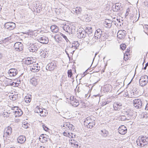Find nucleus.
Returning <instances> with one entry per match:
<instances>
[{
	"label": "nucleus",
	"mask_w": 148,
	"mask_h": 148,
	"mask_svg": "<svg viewBox=\"0 0 148 148\" xmlns=\"http://www.w3.org/2000/svg\"><path fill=\"white\" fill-rule=\"evenodd\" d=\"M137 145L140 147H144L148 144V137L142 136H139L136 141Z\"/></svg>",
	"instance_id": "nucleus-1"
},
{
	"label": "nucleus",
	"mask_w": 148,
	"mask_h": 148,
	"mask_svg": "<svg viewBox=\"0 0 148 148\" xmlns=\"http://www.w3.org/2000/svg\"><path fill=\"white\" fill-rule=\"evenodd\" d=\"M15 114H16L15 116L16 117L17 116H21L23 113V112L21 109L17 110V111L14 112Z\"/></svg>",
	"instance_id": "nucleus-29"
},
{
	"label": "nucleus",
	"mask_w": 148,
	"mask_h": 148,
	"mask_svg": "<svg viewBox=\"0 0 148 148\" xmlns=\"http://www.w3.org/2000/svg\"><path fill=\"white\" fill-rule=\"evenodd\" d=\"M72 49V48L71 47H67L65 50V52L66 53L67 55L68 56L69 58H70V57L69 56V54L68 53V51L73 54L75 51V50H74L72 51L73 52H71L70 50H71Z\"/></svg>",
	"instance_id": "nucleus-27"
},
{
	"label": "nucleus",
	"mask_w": 148,
	"mask_h": 148,
	"mask_svg": "<svg viewBox=\"0 0 148 148\" xmlns=\"http://www.w3.org/2000/svg\"><path fill=\"white\" fill-rule=\"evenodd\" d=\"M72 11L74 13H75L77 15H79L81 13L82 10L81 8L76 7L73 8Z\"/></svg>",
	"instance_id": "nucleus-22"
},
{
	"label": "nucleus",
	"mask_w": 148,
	"mask_h": 148,
	"mask_svg": "<svg viewBox=\"0 0 148 148\" xmlns=\"http://www.w3.org/2000/svg\"><path fill=\"white\" fill-rule=\"evenodd\" d=\"M133 101V106L135 109H140L142 107L143 103L141 99H136Z\"/></svg>",
	"instance_id": "nucleus-2"
},
{
	"label": "nucleus",
	"mask_w": 148,
	"mask_h": 148,
	"mask_svg": "<svg viewBox=\"0 0 148 148\" xmlns=\"http://www.w3.org/2000/svg\"><path fill=\"white\" fill-rule=\"evenodd\" d=\"M130 50L129 49H127L126 51V53L125 54H126L127 53H127V54H128V55H129V52H130Z\"/></svg>",
	"instance_id": "nucleus-58"
},
{
	"label": "nucleus",
	"mask_w": 148,
	"mask_h": 148,
	"mask_svg": "<svg viewBox=\"0 0 148 148\" xmlns=\"http://www.w3.org/2000/svg\"><path fill=\"white\" fill-rule=\"evenodd\" d=\"M128 56V54L127 53L124 54V59L125 61L127 60V58H125V56Z\"/></svg>",
	"instance_id": "nucleus-57"
},
{
	"label": "nucleus",
	"mask_w": 148,
	"mask_h": 148,
	"mask_svg": "<svg viewBox=\"0 0 148 148\" xmlns=\"http://www.w3.org/2000/svg\"><path fill=\"white\" fill-rule=\"evenodd\" d=\"M127 116L126 115H121L119 117V119L122 121H125L127 120Z\"/></svg>",
	"instance_id": "nucleus-39"
},
{
	"label": "nucleus",
	"mask_w": 148,
	"mask_h": 148,
	"mask_svg": "<svg viewBox=\"0 0 148 148\" xmlns=\"http://www.w3.org/2000/svg\"><path fill=\"white\" fill-rule=\"evenodd\" d=\"M145 109L146 110H148V103L146 105Z\"/></svg>",
	"instance_id": "nucleus-60"
},
{
	"label": "nucleus",
	"mask_w": 148,
	"mask_h": 148,
	"mask_svg": "<svg viewBox=\"0 0 148 148\" xmlns=\"http://www.w3.org/2000/svg\"><path fill=\"white\" fill-rule=\"evenodd\" d=\"M10 114V113H9L8 111L5 110H4V111L3 112V116L4 117H9V114Z\"/></svg>",
	"instance_id": "nucleus-38"
},
{
	"label": "nucleus",
	"mask_w": 148,
	"mask_h": 148,
	"mask_svg": "<svg viewBox=\"0 0 148 148\" xmlns=\"http://www.w3.org/2000/svg\"><path fill=\"white\" fill-rule=\"evenodd\" d=\"M10 76H14L17 75L18 72L17 70L15 69H10L8 72Z\"/></svg>",
	"instance_id": "nucleus-17"
},
{
	"label": "nucleus",
	"mask_w": 148,
	"mask_h": 148,
	"mask_svg": "<svg viewBox=\"0 0 148 148\" xmlns=\"http://www.w3.org/2000/svg\"><path fill=\"white\" fill-rule=\"evenodd\" d=\"M148 82V76L144 75L141 76L139 80L140 85L142 87L146 85Z\"/></svg>",
	"instance_id": "nucleus-4"
},
{
	"label": "nucleus",
	"mask_w": 148,
	"mask_h": 148,
	"mask_svg": "<svg viewBox=\"0 0 148 148\" xmlns=\"http://www.w3.org/2000/svg\"><path fill=\"white\" fill-rule=\"evenodd\" d=\"M3 56L1 53H0V59Z\"/></svg>",
	"instance_id": "nucleus-61"
},
{
	"label": "nucleus",
	"mask_w": 148,
	"mask_h": 148,
	"mask_svg": "<svg viewBox=\"0 0 148 148\" xmlns=\"http://www.w3.org/2000/svg\"><path fill=\"white\" fill-rule=\"evenodd\" d=\"M125 115L127 116V120L131 119L133 118V114L132 112L130 111L129 112L128 111V112H126Z\"/></svg>",
	"instance_id": "nucleus-24"
},
{
	"label": "nucleus",
	"mask_w": 148,
	"mask_h": 148,
	"mask_svg": "<svg viewBox=\"0 0 148 148\" xmlns=\"http://www.w3.org/2000/svg\"><path fill=\"white\" fill-rule=\"evenodd\" d=\"M60 34H56L54 37V38L56 41L58 42H59L58 41H61L62 39V38L61 36H60Z\"/></svg>",
	"instance_id": "nucleus-32"
},
{
	"label": "nucleus",
	"mask_w": 148,
	"mask_h": 148,
	"mask_svg": "<svg viewBox=\"0 0 148 148\" xmlns=\"http://www.w3.org/2000/svg\"><path fill=\"white\" fill-rule=\"evenodd\" d=\"M117 21L118 22V23H117L120 26H121V25H123V23H121V22L120 19H117Z\"/></svg>",
	"instance_id": "nucleus-53"
},
{
	"label": "nucleus",
	"mask_w": 148,
	"mask_h": 148,
	"mask_svg": "<svg viewBox=\"0 0 148 148\" xmlns=\"http://www.w3.org/2000/svg\"><path fill=\"white\" fill-rule=\"evenodd\" d=\"M41 137H42V139L44 140V142L47 141L48 140V136L46 134H42V136H41Z\"/></svg>",
	"instance_id": "nucleus-37"
},
{
	"label": "nucleus",
	"mask_w": 148,
	"mask_h": 148,
	"mask_svg": "<svg viewBox=\"0 0 148 148\" xmlns=\"http://www.w3.org/2000/svg\"><path fill=\"white\" fill-rule=\"evenodd\" d=\"M68 77L71 78L73 75V73L72 72V70L71 69L68 70L67 72Z\"/></svg>",
	"instance_id": "nucleus-41"
},
{
	"label": "nucleus",
	"mask_w": 148,
	"mask_h": 148,
	"mask_svg": "<svg viewBox=\"0 0 148 148\" xmlns=\"http://www.w3.org/2000/svg\"><path fill=\"white\" fill-rule=\"evenodd\" d=\"M38 40L41 43L47 44L49 41L48 38L45 36H39Z\"/></svg>",
	"instance_id": "nucleus-12"
},
{
	"label": "nucleus",
	"mask_w": 148,
	"mask_h": 148,
	"mask_svg": "<svg viewBox=\"0 0 148 148\" xmlns=\"http://www.w3.org/2000/svg\"><path fill=\"white\" fill-rule=\"evenodd\" d=\"M62 127V129L67 131H68L70 130H73L74 129V127L69 122H66L64 123Z\"/></svg>",
	"instance_id": "nucleus-7"
},
{
	"label": "nucleus",
	"mask_w": 148,
	"mask_h": 148,
	"mask_svg": "<svg viewBox=\"0 0 148 148\" xmlns=\"http://www.w3.org/2000/svg\"><path fill=\"white\" fill-rule=\"evenodd\" d=\"M109 102L108 101H103L102 102V104L103 106H104L106 105L107 104H108L109 103Z\"/></svg>",
	"instance_id": "nucleus-52"
},
{
	"label": "nucleus",
	"mask_w": 148,
	"mask_h": 148,
	"mask_svg": "<svg viewBox=\"0 0 148 148\" xmlns=\"http://www.w3.org/2000/svg\"><path fill=\"white\" fill-rule=\"evenodd\" d=\"M122 8L121 6H112V9L114 11L117 12L119 10L121 9V8Z\"/></svg>",
	"instance_id": "nucleus-33"
},
{
	"label": "nucleus",
	"mask_w": 148,
	"mask_h": 148,
	"mask_svg": "<svg viewBox=\"0 0 148 148\" xmlns=\"http://www.w3.org/2000/svg\"><path fill=\"white\" fill-rule=\"evenodd\" d=\"M63 29L69 34H72L75 30V28L71 25H65L63 27Z\"/></svg>",
	"instance_id": "nucleus-5"
},
{
	"label": "nucleus",
	"mask_w": 148,
	"mask_h": 148,
	"mask_svg": "<svg viewBox=\"0 0 148 148\" xmlns=\"http://www.w3.org/2000/svg\"><path fill=\"white\" fill-rule=\"evenodd\" d=\"M128 93L127 92H126V93H125V95H126V96H127L128 95Z\"/></svg>",
	"instance_id": "nucleus-63"
},
{
	"label": "nucleus",
	"mask_w": 148,
	"mask_h": 148,
	"mask_svg": "<svg viewBox=\"0 0 148 148\" xmlns=\"http://www.w3.org/2000/svg\"><path fill=\"white\" fill-rule=\"evenodd\" d=\"M24 100L25 102L27 103H29L31 101V98H30V97L26 98H25Z\"/></svg>",
	"instance_id": "nucleus-44"
},
{
	"label": "nucleus",
	"mask_w": 148,
	"mask_h": 148,
	"mask_svg": "<svg viewBox=\"0 0 148 148\" xmlns=\"http://www.w3.org/2000/svg\"><path fill=\"white\" fill-rule=\"evenodd\" d=\"M87 34L85 31L83 29H79L77 31V36L80 39L85 38Z\"/></svg>",
	"instance_id": "nucleus-8"
},
{
	"label": "nucleus",
	"mask_w": 148,
	"mask_h": 148,
	"mask_svg": "<svg viewBox=\"0 0 148 148\" xmlns=\"http://www.w3.org/2000/svg\"><path fill=\"white\" fill-rule=\"evenodd\" d=\"M59 34L60 36H62L66 40L67 42H68V41H69L66 36L65 35L61 33H60Z\"/></svg>",
	"instance_id": "nucleus-43"
},
{
	"label": "nucleus",
	"mask_w": 148,
	"mask_h": 148,
	"mask_svg": "<svg viewBox=\"0 0 148 148\" xmlns=\"http://www.w3.org/2000/svg\"><path fill=\"white\" fill-rule=\"evenodd\" d=\"M28 49L31 52H34L37 51L39 48L38 46L36 44H30Z\"/></svg>",
	"instance_id": "nucleus-13"
},
{
	"label": "nucleus",
	"mask_w": 148,
	"mask_h": 148,
	"mask_svg": "<svg viewBox=\"0 0 148 148\" xmlns=\"http://www.w3.org/2000/svg\"><path fill=\"white\" fill-rule=\"evenodd\" d=\"M5 131L6 134L9 135L11 134L12 132L11 128L10 127H8L6 129H5Z\"/></svg>",
	"instance_id": "nucleus-30"
},
{
	"label": "nucleus",
	"mask_w": 148,
	"mask_h": 148,
	"mask_svg": "<svg viewBox=\"0 0 148 148\" xmlns=\"http://www.w3.org/2000/svg\"><path fill=\"white\" fill-rule=\"evenodd\" d=\"M110 87H111V85H106V86H105V89H106V91L107 92H109V91H110V89H108V88H109ZM110 91H111V90H110Z\"/></svg>",
	"instance_id": "nucleus-48"
},
{
	"label": "nucleus",
	"mask_w": 148,
	"mask_h": 148,
	"mask_svg": "<svg viewBox=\"0 0 148 148\" xmlns=\"http://www.w3.org/2000/svg\"><path fill=\"white\" fill-rule=\"evenodd\" d=\"M44 111L42 109L39 108L38 106H37L36 108L35 109L34 112L35 113L41 114L40 116H45L47 114L48 112L45 109H44Z\"/></svg>",
	"instance_id": "nucleus-6"
},
{
	"label": "nucleus",
	"mask_w": 148,
	"mask_h": 148,
	"mask_svg": "<svg viewBox=\"0 0 148 148\" xmlns=\"http://www.w3.org/2000/svg\"><path fill=\"white\" fill-rule=\"evenodd\" d=\"M85 31L86 33L87 32H88V34H90L91 33H92V28L91 27H87L86 28Z\"/></svg>",
	"instance_id": "nucleus-34"
},
{
	"label": "nucleus",
	"mask_w": 148,
	"mask_h": 148,
	"mask_svg": "<svg viewBox=\"0 0 148 148\" xmlns=\"http://www.w3.org/2000/svg\"><path fill=\"white\" fill-rule=\"evenodd\" d=\"M37 65H34L33 66L30 68V70L33 72H38L40 69V66H38Z\"/></svg>",
	"instance_id": "nucleus-21"
},
{
	"label": "nucleus",
	"mask_w": 148,
	"mask_h": 148,
	"mask_svg": "<svg viewBox=\"0 0 148 148\" xmlns=\"http://www.w3.org/2000/svg\"><path fill=\"white\" fill-rule=\"evenodd\" d=\"M94 123V122L91 123H90L89 124L85 125L88 128L91 129L95 125Z\"/></svg>",
	"instance_id": "nucleus-36"
},
{
	"label": "nucleus",
	"mask_w": 148,
	"mask_h": 148,
	"mask_svg": "<svg viewBox=\"0 0 148 148\" xmlns=\"http://www.w3.org/2000/svg\"><path fill=\"white\" fill-rule=\"evenodd\" d=\"M129 12H126L125 14V16H127L128 15Z\"/></svg>",
	"instance_id": "nucleus-62"
},
{
	"label": "nucleus",
	"mask_w": 148,
	"mask_h": 148,
	"mask_svg": "<svg viewBox=\"0 0 148 148\" xmlns=\"http://www.w3.org/2000/svg\"><path fill=\"white\" fill-rule=\"evenodd\" d=\"M29 82L32 85L36 86L38 84V81L37 79L35 77H33L31 79Z\"/></svg>",
	"instance_id": "nucleus-25"
},
{
	"label": "nucleus",
	"mask_w": 148,
	"mask_h": 148,
	"mask_svg": "<svg viewBox=\"0 0 148 148\" xmlns=\"http://www.w3.org/2000/svg\"><path fill=\"white\" fill-rule=\"evenodd\" d=\"M5 27L10 30L14 29L16 27L15 24L13 22L6 23L4 25Z\"/></svg>",
	"instance_id": "nucleus-10"
},
{
	"label": "nucleus",
	"mask_w": 148,
	"mask_h": 148,
	"mask_svg": "<svg viewBox=\"0 0 148 148\" xmlns=\"http://www.w3.org/2000/svg\"><path fill=\"white\" fill-rule=\"evenodd\" d=\"M112 21L111 20L108 19H106L103 23L104 26L107 28H110L112 26Z\"/></svg>",
	"instance_id": "nucleus-16"
},
{
	"label": "nucleus",
	"mask_w": 148,
	"mask_h": 148,
	"mask_svg": "<svg viewBox=\"0 0 148 148\" xmlns=\"http://www.w3.org/2000/svg\"><path fill=\"white\" fill-rule=\"evenodd\" d=\"M39 148H45L43 146H41Z\"/></svg>",
	"instance_id": "nucleus-64"
},
{
	"label": "nucleus",
	"mask_w": 148,
	"mask_h": 148,
	"mask_svg": "<svg viewBox=\"0 0 148 148\" xmlns=\"http://www.w3.org/2000/svg\"><path fill=\"white\" fill-rule=\"evenodd\" d=\"M73 99L71 100V98H70V103L74 107H77L79 105V103L78 100L75 99H74L73 97Z\"/></svg>",
	"instance_id": "nucleus-19"
},
{
	"label": "nucleus",
	"mask_w": 148,
	"mask_h": 148,
	"mask_svg": "<svg viewBox=\"0 0 148 148\" xmlns=\"http://www.w3.org/2000/svg\"><path fill=\"white\" fill-rule=\"evenodd\" d=\"M113 5L116 6H121V4L119 3H116V4H115L114 5Z\"/></svg>",
	"instance_id": "nucleus-56"
},
{
	"label": "nucleus",
	"mask_w": 148,
	"mask_h": 148,
	"mask_svg": "<svg viewBox=\"0 0 148 148\" xmlns=\"http://www.w3.org/2000/svg\"><path fill=\"white\" fill-rule=\"evenodd\" d=\"M10 99H11V100H12L13 101H15L16 100V97H14V96H12V97L10 96Z\"/></svg>",
	"instance_id": "nucleus-55"
},
{
	"label": "nucleus",
	"mask_w": 148,
	"mask_h": 148,
	"mask_svg": "<svg viewBox=\"0 0 148 148\" xmlns=\"http://www.w3.org/2000/svg\"><path fill=\"white\" fill-rule=\"evenodd\" d=\"M42 127L44 130H45L46 131H48V130H49V128L45 126L44 125H42Z\"/></svg>",
	"instance_id": "nucleus-49"
},
{
	"label": "nucleus",
	"mask_w": 148,
	"mask_h": 148,
	"mask_svg": "<svg viewBox=\"0 0 148 148\" xmlns=\"http://www.w3.org/2000/svg\"><path fill=\"white\" fill-rule=\"evenodd\" d=\"M11 39V38L10 37H9L4 38L2 41L3 43L6 44L7 42H9Z\"/></svg>",
	"instance_id": "nucleus-35"
},
{
	"label": "nucleus",
	"mask_w": 148,
	"mask_h": 148,
	"mask_svg": "<svg viewBox=\"0 0 148 148\" xmlns=\"http://www.w3.org/2000/svg\"><path fill=\"white\" fill-rule=\"evenodd\" d=\"M50 29L51 31L53 32L56 33L58 31V27L56 25H53L51 26Z\"/></svg>",
	"instance_id": "nucleus-28"
},
{
	"label": "nucleus",
	"mask_w": 148,
	"mask_h": 148,
	"mask_svg": "<svg viewBox=\"0 0 148 148\" xmlns=\"http://www.w3.org/2000/svg\"><path fill=\"white\" fill-rule=\"evenodd\" d=\"M72 46L71 47H71L72 49L74 48V50H75L77 49V47H79V46L80 44L79 43V42L78 41H74L72 43Z\"/></svg>",
	"instance_id": "nucleus-23"
},
{
	"label": "nucleus",
	"mask_w": 148,
	"mask_h": 148,
	"mask_svg": "<svg viewBox=\"0 0 148 148\" xmlns=\"http://www.w3.org/2000/svg\"><path fill=\"white\" fill-rule=\"evenodd\" d=\"M88 16V15H86V16H87V17H86L85 20L86 21L89 22L91 20V17H90V16Z\"/></svg>",
	"instance_id": "nucleus-47"
},
{
	"label": "nucleus",
	"mask_w": 148,
	"mask_h": 148,
	"mask_svg": "<svg viewBox=\"0 0 148 148\" xmlns=\"http://www.w3.org/2000/svg\"><path fill=\"white\" fill-rule=\"evenodd\" d=\"M17 140L18 143L23 144L25 142L26 138L24 136H20L18 137Z\"/></svg>",
	"instance_id": "nucleus-20"
},
{
	"label": "nucleus",
	"mask_w": 148,
	"mask_h": 148,
	"mask_svg": "<svg viewBox=\"0 0 148 148\" xmlns=\"http://www.w3.org/2000/svg\"><path fill=\"white\" fill-rule=\"evenodd\" d=\"M23 127L26 129L28 127V126L27 125H25V124H24L23 126Z\"/></svg>",
	"instance_id": "nucleus-59"
},
{
	"label": "nucleus",
	"mask_w": 148,
	"mask_h": 148,
	"mask_svg": "<svg viewBox=\"0 0 148 148\" xmlns=\"http://www.w3.org/2000/svg\"><path fill=\"white\" fill-rule=\"evenodd\" d=\"M75 135L73 134L72 133L69 132V135L68 137L69 138H75Z\"/></svg>",
	"instance_id": "nucleus-46"
},
{
	"label": "nucleus",
	"mask_w": 148,
	"mask_h": 148,
	"mask_svg": "<svg viewBox=\"0 0 148 148\" xmlns=\"http://www.w3.org/2000/svg\"><path fill=\"white\" fill-rule=\"evenodd\" d=\"M113 107L114 110H119L121 108L122 104L119 102H117L113 104Z\"/></svg>",
	"instance_id": "nucleus-18"
},
{
	"label": "nucleus",
	"mask_w": 148,
	"mask_h": 148,
	"mask_svg": "<svg viewBox=\"0 0 148 148\" xmlns=\"http://www.w3.org/2000/svg\"><path fill=\"white\" fill-rule=\"evenodd\" d=\"M40 54L42 57H43L44 58H45L47 56V55L48 54V53L46 50L45 51H41Z\"/></svg>",
	"instance_id": "nucleus-31"
},
{
	"label": "nucleus",
	"mask_w": 148,
	"mask_h": 148,
	"mask_svg": "<svg viewBox=\"0 0 148 148\" xmlns=\"http://www.w3.org/2000/svg\"><path fill=\"white\" fill-rule=\"evenodd\" d=\"M23 45L21 42H16L14 45V47L15 49L18 51H22L23 48Z\"/></svg>",
	"instance_id": "nucleus-9"
},
{
	"label": "nucleus",
	"mask_w": 148,
	"mask_h": 148,
	"mask_svg": "<svg viewBox=\"0 0 148 148\" xmlns=\"http://www.w3.org/2000/svg\"><path fill=\"white\" fill-rule=\"evenodd\" d=\"M126 34V32L124 30L119 31L117 33V37L120 39H123L125 37Z\"/></svg>",
	"instance_id": "nucleus-15"
},
{
	"label": "nucleus",
	"mask_w": 148,
	"mask_h": 148,
	"mask_svg": "<svg viewBox=\"0 0 148 148\" xmlns=\"http://www.w3.org/2000/svg\"><path fill=\"white\" fill-rule=\"evenodd\" d=\"M118 132L121 135H124L127 132L126 127L124 125H121L119 127L118 129Z\"/></svg>",
	"instance_id": "nucleus-14"
},
{
	"label": "nucleus",
	"mask_w": 148,
	"mask_h": 148,
	"mask_svg": "<svg viewBox=\"0 0 148 148\" xmlns=\"http://www.w3.org/2000/svg\"><path fill=\"white\" fill-rule=\"evenodd\" d=\"M42 9L41 6L40 5H38L37 8H36L37 12H39Z\"/></svg>",
	"instance_id": "nucleus-42"
},
{
	"label": "nucleus",
	"mask_w": 148,
	"mask_h": 148,
	"mask_svg": "<svg viewBox=\"0 0 148 148\" xmlns=\"http://www.w3.org/2000/svg\"><path fill=\"white\" fill-rule=\"evenodd\" d=\"M126 47V45L125 44H122L120 45V48L122 50H124Z\"/></svg>",
	"instance_id": "nucleus-45"
},
{
	"label": "nucleus",
	"mask_w": 148,
	"mask_h": 148,
	"mask_svg": "<svg viewBox=\"0 0 148 148\" xmlns=\"http://www.w3.org/2000/svg\"><path fill=\"white\" fill-rule=\"evenodd\" d=\"M56 64L55 62H52L49 63L46 66V69L50 71L53 70L56 67Z\"/></svg>",
	"instance_id": "nucleus-11"
},
{
	"label": "nucleus",
	"mask_w": 148,
	"mask_h": 148,
	"mask_svg": "<svg viewBox=\"0 0 148 148\" xmlns=\"http://www.w3.org/2000/svg\"><path fill=\"white\" fill-rule=\"evenodd\" d=\"M94 120L92 119L90 117H89L86 118L84 121V124L86 125V124H89L90 123L94 122Z\"/></svg>",
	"instance_id": "nucleus-26"
},
{
	"label": "nucleus",
	"mask_w": 148,
	"mask_h": 148,
	"mask_svg": "<svg viewBox=\"0 0 148 148\" xmlns=\"http://www.w3.org/2000/svg\"><path fill=\"white\" fill-rule=\"evenodd\" d=\"M69 132H65L63 133V134L64 136L68 137L69 135Z\"/></svg>",
	"instance_id": "nucleus-50"
},
{
	"label": "nucleus",
	"mask_w": 148,
	"mask_h": 148,
	"mask_svg": "<svg viewBox=\"0 0 148 148\" xmlns=\"http://www.w3.org/2000/svg\"><path fill=\"white\" fill-rule=\"evenodd\" d=\"M33 62L31 60H28L27 61H26V63L27 64H31L33 63Z\"/></svg>",
	"instance_id": "nucleus-51"
},
{
	"label": "nucleus",
	"mask_w": 148,
	"mask_h": 148,
	"mask_svg": "<svg viewBox=\"0 0 148 148\" xmlns=\"http://www.w3.org/2000/svg\"><path fill=\"white\" fill-rule=\"evenodd\" d=\"M101 132L102 133V135L103 136L106 137L107 136L108 133L107 131L106 130H101Z\"/></svg>",
	"instance_id": "nucleus-40"
},
{
	"label": "nucleus",
	"mask_w": 148,
	"mask_h": 148,
	"mask_svg": "<svg viewBox=\"0 0 148 148\" xmlns=\"http://www.w3.org/2000/svg\"><path fill=\"white\" fill-rule=\"evenodd\" d=\"M102 30L100 29H98L95 31L94 36L92 38L93 42H96V39H99L102 36H103V34H102Z\"/></svg>",
	"instance_id": "nucleus-3"
},
{
	"label": "nucleus",
	"mask_w": 148,
	"mask_h": 148,
	"mask_svg": "<svg viewBox=\"0 0 148 148\" xmlns=\"http://www.w3.org/2000/svg\"><path fill=\"white\" fill-rule=\"evenodd\" d=\"M17 84L16 83H14V82H13L11 84V85L13 86H17L18 85H17Z\"/></svg>",
	"instance_id": "nucleus-54"
}]
</instances>
